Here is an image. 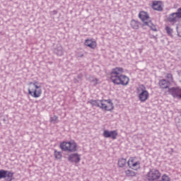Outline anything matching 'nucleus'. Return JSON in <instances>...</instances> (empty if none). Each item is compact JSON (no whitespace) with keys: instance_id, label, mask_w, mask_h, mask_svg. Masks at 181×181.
<instances>
[{"instance_id":"1","label":"nucleus","mask_w":181,"mask_h":181,"mask_svg":"<svg viewBox=\"0 0 181 181\" xmlns=\"http://www.w3.org/2000/svg\"><path fill=\"white\" fill-rule=\"evenodd\" d=\"M124 69L116 67L110 73V80L116 86H128L129 84V77L123 74Z\"/></svg>"},{"instance_id":"2","label":"nucleus","mask_w":181,"mask_h":181,"mask_svg":"<svg viewBox=\"0 0 181 181\" xmlns=\"http://www.w3.org/2000/svg\"><path fill=\"white\" fill-rule=\"evenodd\" d=\"M89 103L93 107H98L102 110H105V111H112V110H114V106L111 99L101 100H90Z\"/></svg>"},{"instance_id":"3","label":"nucleus","mask_w":181,"mask_h":181,"mask_svg":"<svg viewBox=\"0 0 181 181\" xmlns=\"http://www.w3.org/2000/svg\"><path fill=\"white\" fill-rule=\"evenodd\" d=\"M59 147L64 152H77V144L74 141L61 142Z\"/></svg>"},{"instance_id":"4","label":"nucleus","mask_w":181,"mask_h":181,"mask_svg":"<svg viewBox=\"0 0 181 181\" xmlns=\"http://www.w3.org/2000/svg\"><path fill=\"white\" fill-rule=\"evenodd\" d=\"M139 93V100L141 103H145L148 98H149V93L146 90V88L144 85H140L137 88Z\"/></svg>"},{"instance_id":"5","label":"nucleus","mask_w":181,"mask_h":181,"mask_svg":"<svg viewBox=\"0 0 181 181\" xmlns=\"http://www.w3.org/2000/svg\"><path fill=\"white\" fill-rule=\"evenodd\" d=\"M127 165L129 168L134 170L141 169V161H139L136 157H130L127 161Z\"/></svg>"},{"instance_id":"6","label":"nucleus","mask_w":181,"mask_h":181,"mask_svg":"<svg viewBox=\"0 0 181 181\" xmlns=\"http://www.w3.org/2000/svg\"><path fill=\"white\" fill-rule=\"evenodd\" d=\"M160 177V172L156 169H151L147 173V180L153 181L158 180Z\"/></svg>"},{"instance_id":"7","label":"nucleus","mask_w":181,"mask_h":181,"mask_svg":"<svg viewBox=\"0 0 181 181\" xmlns=\"http://www.w3.org/2000/svg\"><path fill=\"white\" fill-rule=\"evenodd\" d=\"M5 179L6 181L13 180V172L10 170H0V180Z\"/></svg>"},{"instance_id":"8","label":"nucleus","mask_w":181,"mask_h":181,"mask_svg":"<svg viewBox=\"0 0 181 181\" xmlns=\"http://www.w3.org/2000/svg\"><path fill=\"white\" fill-rule=\"evenodd\" d=\"M168 93L174 97V98H178L181 100V88L179 87H173L168 89Z\"/></svg>"},{"instance_id":"9","label":"nucleus","mask_w":181,"mask_h":181,"mask_svg":"<svg viewBox=\"0 0 181 181\" xmlns=\"http://www.w3.org/2000/svg\"><path fill=\"white\" fill-rule=\"evenodd\" d=\"M28 94L33 98H39L42 95V87H40V88H28Z\"/></svg>"},{"instance_id":"10","label":"nucleus","mask_w":181,"mask_h":181,"mask_svg":"<svg viewBox=\"0 0 181 181\" xmlns=\"http://www.w3.org/2000/svg\"><path fill=\"white\" fill-rule=\"evenodd\" d=\"M103 136L105 138H112V139H117V136H118V132H117L116 130H105L103 132Z\"/></svg>"},{"instance_id":"11","label":"nucleus","mask_w":181,"mask_h":181,"mask_svg":"<svg viewBox=\"0 0 181 181\" xmlns=\"http://www.w3.org/2000/svg\"><path fill=\"white\" fill-rule=\"evenodd\" d=\"M180 19L179 16H177V13H170L168 18L167 21L170 23H173V25H175V23H176V22H177V21Z\"/></svg>"},{"instance_id":"12","label":"nucleus","mask_w":181,"mask_h":181,"mask_svg":"<svg viewBox=\"0 0 181 181\" xmlns=\"http://www.w3.org/2000/svg\"><path fill=\"white\" fill-rule=\"evenodd\" d=\"M68 160L74 163H78V162L81 160V158H80V156L78 155V153H76L69 155L68 158Z\"/></svg>"},{"instance_id":"13","label":"nucleus","mask_w":181,"mask_h":181,"mask_svg":"<svg viewBox=\"0 0 181 181\" xmlns=\"http://www.w3.org/2000/svg\"><path fill=\"white\" fill-rule=\"evenodd\" d=\"M152 8L154 9V11H158L159 12H162V11H163V7H162V1H153Z\"/></svg>"},{"instance_id":"14","label":"nucleus","mask_w":181,"mask_h":181,"mask_svg":"<svg viewBox=\"0 0 181 181\" xmlns=\"http://www.w3.org/2000/svg\"><path fill=\"white\" fill-rule=\"evenodd\" d=\"M160 88L166 89L170 87V81L166 79H161L158 83Z\"/></svg>"},{"instance_id":"15","label":"nucleus","mask_w":181,"mask_h":181,"mask_svg":"<svg viewBox=\"0 0 181 181\" xmlns=\"http://www.w3.org/2000/svg\"><path fill=\"white\" fill-rule=\"evenodd\" d=\"M85 46H88L90 49H95L97 47V42L93 40H86Z\"/></svg>"},{"instance_id":"16","label":"nucleus","mask_w":181,"mask_h":181,"mask_svg":"<svg viewBox=\"0 0 181 181\" xmlns=\"http://www.w3.org/2000/svg\"><path fill=\"white\" fill-rule=\"evenodd\" d=\"M139 18H141L142 22H144V25H145V22H147L145 21H148V19H149V15L145 11H141L139 13Z\"/></svg>"},{"instance_id":"17","label":"nucleus","mask_w":181,"mask_h":181,"mask_svg":"<svg viewBox=\"0 0 181 181\" xmlns=\"http://www.w3.org/2000/svg\"><path fill=\"white\" fill-rule=\"evenodd\" d=\"M54 53L57 54V56H63L64 51H63V47H62V45L58 44L57 45V47L54 49Z\"/></svg>"},{"instance_id":"18","label":"nucleus","mask_w":181,"mask_h":181,"mask_svg":"<svg viewBox=\"0 0 181 181\" xmlns=\"http://www.w3.org/2000/svg\"><path fill=\"white\" fill-rule=\"evenodd\" d=\"M127 163L128 164V161H127V158H119L117 162V166L119 168H125L127 166Z\"/></svg>"},{"instance_id":"19","label":"nucleus","mask_w":181,"mask_h":181,"mask_svg":"<svg viewBox=\"0 0 181 181\" xmlns=\"http://www.w3.org/2000/svg\"><path fill=\"white\" fill-rule=\"evenodd\" d=\"M143 26H148L151 30H153V32H158V29H156V25H153L152 22H144V24H143Z\"/></svg>"},{"instance_id":"20","label":"nucleus","mask_w":181,"mask_h":181,"mask_svg":"<svg viewBox=\"0 0 181 181\" xmlns=\"http://www.w3.org/2000/svg\"><path fill=\"white\" fill-rule=\"evenodd\" d=\"M130 25L132 29L137 30V29H139V25H141V23L138 21L132 20L130 22Z\"/></svg>"},{"instance_id":"21","label":"nucleus","mask_w":181,"mask_h":181,"mask_svg":"<svg viewBox=\"0 0 181 181\" xmlns=\"http://www.w3.org/2000/svg\"><path fill=\"white\" fill-rule=\"evenodd\" d=\"M165 32L170 37H173V28L169 27V26H165Z\"/></svg>"},{"instance_id":"22","label":"nucleus","mask_w":181,"mask_h":181,"mask_svg":"<svg viewBox=\"0 0 181 181\" xmlns=\"http://www.w3.org/2000/svg\"><path fill=\"white\" fill-rule=\"evenodd\" d=\"M124 173L129 177H134V176H136V173L132 170H127Z\"/></svg>"},{"instance_id":"23","label":"nucleus","mask_w":181,"mask_h":181,"mask_svg":"<svg viewBox=\"0 0 181 181\" xmlns=\"http://www.w3.org/2000/svg\"><path fill=\"white\" fill-rule=\"evenodd\" d=\"M87 80H88V81H90V83H93L94 86H97V84H98V78L93 76H89L88 78H87Z\"/></svg>"},{"instance_id":"24","label":"nucleus","mask_w":181,"mask_h":181,"mask_svg":"<svg viewBox=\"0 0 181 181\" xmlns=\"http://www.w3.org/2000/svg\"><path fill=\"white\" fill-rule=\"evenodd\" d=\"M62 152L57 151V150H54V158L56 159H62Z\"/></svg>"},{"instance_id":"25","label":"nucleus","mask_w":181,"mask_h":181,"mask_svg":"<svg viewBox=\"0 0 181 181\" xmlns=\"http://www.w3.org/2000/svg\"><path fill=\"white\" fill-rule=\"evenodd\" d=\"M58 117L57 115H54L52 117H50V121L51 122H53V124H57V122H59L58 119Z\"/></svg>"},{"instance_id":"26","label":"nucleus","mask_w":181,"mask_h":181,"mask_svg":"<svg viewBox=\"0 0 181 181\" xmlns=\"http://www.w3.org/2000/svg\"><path fill=\"white\" fill-rule=\"evenodd\" d=\"M37 84H39V82H37V81L30 83V86H33L34 88H40V87H42Z\"/></svg>"},{"instance_id":"27","label":"nucleus","mask_w":181,"mask_h":181,"mask_svg":"<svg viewBox=\"0 0 181 181\" xmlns=\"http://www.w3.org/2000/svg\"><path fill=\"white\" fill-rule=\"evenodd\" d=\"M175 13H177L178 18H180V19L181 18V8H178L177 9V12H175Z\"/></svg>"},{"instance_id":"28","label":"nucleus","mask_w":181,"mask_h":181,"mask_svg":"<svg viewBox=\"0 0 181 181\" xmlns=\"http://www.w3.org/2000/svg\"><path fill=\"white\" fill-rule=\"evenodd\" d=\"M166 77L168 78V80H170V81L173 80V76L172 74H167Z\"/></svg>"},{"instance_id":"29","label":"nucleus","mask_w":181,"mask_h":181,"mask_svg":"<svg viewBox=\"0 0 181 181\" xmlns=\"http://www.w3.org/2000/svg\"><path fill=\"white\" fill-rule=\"evenodd\" d=\"M52 15H57V11L54 10L51 12Z\"/></svg>"},{"instance_id":"30","label":"nucleus","mask_w":181,"mask_h":181,"mask_svg":"<svg viewBox=\"0 0 181 181\" xmlns=\"http://www.w3.org/2000/svg\"><path fill=\"white\" fill-rule=\"evenodd\" d=\"M82 76H83V75H78V78H81Z\"/></svg>"},{"instance_id":"31","label":"nucleus","mask_w":181,"mask_h":181,"mask_svg":"<svg viewBox=\"0 0 181 181\" xmlns=\"http://www.w3.org/2000/svg\"><path fill=\"white\" fill-rule=\"evenodd\" d=\"M78 81H77L76 78L74 79V83H78Z\"/></svg>"},{"instance_id":"32","label":"nucleus","mask_w":181,"mask_h":181,"mask_svg":"<svg viewBox=\"0 0 181 181\" xmlns=\"http://www.w3.org/2000/svg\"><path fill=\"white\" fill-rule=\"evenodd\" d=\"M176 29H177H177H179V25H177Z\"/></svg>"}]
</instances>
